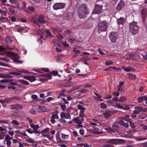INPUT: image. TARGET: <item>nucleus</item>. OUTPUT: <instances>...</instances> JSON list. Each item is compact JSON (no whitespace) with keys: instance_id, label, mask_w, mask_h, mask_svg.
<instances>
[{"instance_id":"f257e3e1","label":"nucleus","mask_w":147,"mask_h":147,"mask_svg":"<svg viewBox=\"0 0 147 147\" xmlns=\"http://www.w3.org/2000/svg\"><path fill=\"white\" fill-rule=\"evenodd\" d=\"M88 12V8L84 4H82L79 7L78 11V16L81 18H84Z\"/></svg>"},{"instance_id":"f03ea898","label":"nucleus","mask_w":147,"mask_h":147,"mask_svg":"<svg viewBox=\"0 0 147 147\" xmlns=\"http://www.w3.org/2000/svg\"><path fill=\"white\" fill-rule=\"evenodd\" d=\"M137 24V22H136L129 23V32L133 35L136 34L138 33L139 27Z\"/></svg>"},{"instance_id":"7ed1b4c3","label":"nucleus","mask_w":147,"mask_h":147,"mask_svg":"<svg viewBox=\"0 0 147 147\" xmlns=\"http://www.w3.org/2000/svg\"><path fill=\"white\" fill-rule=\"evenodd\" d=\"M108 27V23L105 21L100 22L98 24V31L100 33L101 31H106Z\"/></svg>"},{"instance_id":"20e7f679","label":"nucleus","mask_w":147,"mask_h":147,"mask_svg":"<svg viewBox=\"0 0 147 147\" xmlns=\"http://www.w3.org/2000/svg\"><path fill=\"white\" fill-rule=\"evenodd\" d=\"M119 35L117 32H111L109 36V37L111 42L112 43L115 42L118 38Z\"/></svg>"},{"instance_id":"39448f33","label":"nucleus","mask_w":147,"mask_h":147,"mask_svg":"<svg viewBox=\"0 0 147 147\" xmlns=\"http://www.w3.org/2000/svg\"><path fill=\"white\" fill-rule=\"evenodd\" d=\"M66 4L64 3H56L54 4L53 7L55 10L62 9L65 7Z\"/></svg>"},{"instance_id":"423d86ee","label":"nucleus","mask_w":147,"mask_h":147,"mask_svg":"<svg viewBox=\"0 0 147 147\" xmlns=\"http://www.w3.org/2000/svg\"><path fill=\"white\" fill-rule=\"evenodd\" d=\"M125 5V2L121 0L118 3L117 6L116 7L115 9L118 11L121 10L124 7Z\"/></svg>"},{"instance_id":"0eeeda50","label":"nucleus","mask_w":147,"mask_h":147,"mask_svg":"<svg viewBox=\"0 0 147 147\" xmlns=\"http://www.w3.org/2000/svg\"><path fill=\"white\" fill-rule=\"evenodd\" d=\"M11 109H16L19 110L22 109L24 107L22 105L17 104L15 105H10Z\"/></svg>"},{"instance_id":"6e6552de","label":"nucleus","mask_w":147,"mask_h":147,"mask_svg":"<svg viewBox=\"0 0 147 147\" xmlns=\"http://www.w3.org/2000/svg\"><path fill=\"white\" fill-rule=\"evenodd\" d=\"M103 7L95 6L94 11V12L96 14H99L102 12L103 10Z\"/></svg>"},{"instance_id":"1a4fd4ad","label":"nucleus","mask_w":147,"mask_h":147,"mask_svg":"<svg viewBox=\"0 0 147 147\" xmlns=\"http://www.w3.org/2000/svg\"><path fill=\"white\" fill-rule=\"evenodd\" d=\"M135 108L136 109L133 111V113L134 114H138L141 111L142 112L143 108L142 107L136 106L135 107Z\"/></svg>"},{"instance_id":"9d476101","label":"nucleus","mask_w":147,"mask_h":147,"mask_svg":"<svg viewBox=\"0 0 147 147\" xmlns=\"http://www.w3.org/2000/svg\"><path fill=\"white\" fill-rule=\"evenodd\" d=\"M18 71L20 72H9V74H13L14 75H20L21 74L20 73V72H22L24 73H29V72L28 71H26L24 70V69H21L20 71Z\"/></svg>"},{"instance_id":"9b49d317","label":"nucleus","mask_w":147,"mask_h":147,"mask_svg":"<svg viewBox=\"0 0 147 147\" xmlns=\"http://www.w3.org/2000/svg\"><path fill=\"white\" fill-rule=\"evenodd\" d=\"M52 115L51 117V119L50 121L53 124H54L55 121L54 119H57L59 118V116L57 114H54L53 112H52Z\"/></svg>"},{"instance_id":"f8f14e48","label":"nucleus","mask_w":147,"mask_h":147,"mask_svg":"<svg viewBox=\"0 0 147 147\" xmlns=\"http://www.w3.org/2000/svg\"><path fill=\"white\" fill-rule=\"evenodd\" d=\"M45 18L43 15H40L38 16V21L41 24H43L46 23V21L44 20Z\"/></svg>"},{"instance_id":"ddd939ff","label":"nucleus","mask_w":147,"mask_h":147,"mask_svg":"<svg viewBox=\"0 0 147 147\" xmlns=\"http://www.w3.org/2000/svg\"><path fill=\"white\" fill-rule=\"evenodd\" d=\"M124 68V70L125 71L129 72L131 71H136L135 69L131 67V66H129L128 67H124V66L122 67V68Z\"/></svg>"},{"instance_id":"4468645a","label":"nucleus","mask_w":147,"mask_h":147,"mask_svg":"<svg viewBox=\"0 0 147 147\" xmlns=\"http://www.w3.org/2000/svg\"><path fill=\"white\" fill-rule=\"evenodd\" d=\"M73 16V14L71 12H67L66 15V19L68 20H70L72 19Z\"/></svg>"},{"instance_id":"2eb2a0df","label":"nucleus","mask_w":147,"mask_h":147,"mask_svg":"<svg viewBox=\"0 0 147 147\" xmlns=\"http://www.w3.org/2000/svg\"><path fill=\"white\" fill-rule=\"evenodd\" d=\"M77 107L78 109L80 111V112H81V113H84L86 110V109L85 107H82L80 104L78 105Z\"/></svg>"},{"instance_id":"dca6fc26","label":"nucleus","mask_w":147,"mask_h":147,"mask_svg":"<svg viewBox=\"0 0 147 147\" xmlns=\"http://www.w3.org/2000/svg\"><path fill=\"white\" fill-rule=\"evenodd\" d=\"M125 21V19L123 17H121L119 19H117L118 23L119 25L122 24L123 25Z\"/></svg>"},{"instance_id":"f3484780","label":"nucleus","mask_w":147,"mask_h":147,"mask_svg":"<svg viewBox=\"0 0 147 147\" xmlns=\"http://www.w3.org/2000/svg\"><path fill=\"white\" fill-rule=\"evenodd\" d=\"M52 28L53 31V33L55 34L61 32V30L59 27H56L55 28Z\"/></svg>"},{"instance_id":"a211bd4d","label":"nucleus","mask_w":147,"mask_h":147,"mask_svg":"<svg viewBox=\"0 0 147 147\" xmlns=\"http://www.w3.org/2000/svg\"><path fill=\"white\" fill-rule=\"evenodd\" d=\"M104 4L102 0L97 1L96 2V5L95 6L103 7Z\"/></svg>"},{"instance_id":"6ab92c4d","label":"nucleus","mask_w":147,"mask_h":147,"mask_svg":"<svg viewBox=\"0 0 147 147\" xmlns=\"http://www.w3.org/2000/svg\"><path fill=\"white\" fill-rule=\"evenodd\" d=\"M117 139H109L107 141V142L108 143L115 144L117 143Z\"/></svg>"},{"instance_id":"aec40b11","label":"nucleus","mask_w":147,"mask_h":147,"mask_svg":"<svg viewBox=\"0 0 147 147\" xmlns=\"http://www.w3.org/2000/svg\"><path fill=\"white\" fill-rule=\"evenodd\" d=\"M6 42L7 44H11L12 42V40L11 37L8 36H7L5 38Z\"/></svg>"},{"instance_id":"412c9836","label":"nucleus","mask_w":147,"mask_h":147,"mask_svg":"<svg viewBox=\"0 0 147 147\" xmlns=\"http://www.w3.org/2000/svg\"><path fill=\"white\" fill-rule=\"evenodd\" d=\"M38 109L40 110V112H45L47 110L46 107L44 106H39Z\"/></svg>"},{"instance_id":"4be33fe9","label":"nucleus","mask_w":147,"mask_h":147,"mask_svg":"<svg viewBox=\"0 0 147 147\" xmlns=\"http://www.w3.org/2000/svg\"><path fill=\"white\" fill-rule=\"evenodd\" d=\"M0 77L1 78H11L12 77V76H10L9 74H0Z\"/></svg>"},{"instance_id":"5701e85b","label":"nucleus","mask_w":147,"mask_h":147,"mask_svg":"<svg viewBox=\"0 0 147 147\" xmlns=\"http://www.w3.org/2000/svg\"><path fill=\"white\" fill-rule=\"evenodd\" d=\"M79 117H75L73 119V121H75V123H78V124H79V123H82V122H80V119H79Z\"/></svg>"},{"instance_id":"b1692460","label":"nucleus","mask_w":147,"mask_h":147,"mask_svg":"<svg viewBox=\"0 0 147 147\" xmlns=\"http://www.w3.org/2000/svg\"><path fill=\"white\" fill-rule=\"evenodd\" d=\"M146 114L145 113H142L140 114L138 116V118L140 119H143L146 117Z\"/></svg>"},{"instance_id":"393cba45","label":"nucleus","mask_w":147,"mask_h":147,"mask_svg":"<svg viewBox=\"0 0 147 147\" xmlns=\"http://www.w3.org/2000/svg\"><path fill=\"white\" fill-rule=\"evenodd\" d=\"M111 114V112L109 111H106L103 113V115L105 117L110 116Z\"/></svg>"},{"instance_id":"a878e982","label":"nucleus","mask_w":147,"mask_h":147,"mask_svg":"<svg viewBox=\"0 0 147 147\" xmlns=\"http://www.w3.org/2000/svg\"><path fill=\"white\" fill-rule=\"evenodd\" d=\"M129 77L130 79L132 80H135L136 78V76L132 74H129Z\"/></svg>"},{"instance_id":"bb28decb","label":"nucleus","mask_w":147,"mask_h":147,"mask_svg":"<svg viewBox=\"0 0 147 147\" xmlns=\"http://www.w3.org/2000/svg\"><path fill=\"white\" fill-rule=\"evenodd\" d=\"M71 31L69 30H66L63 33L64 36H66L67 35H69L71 33Z\"/></svg>"},{"instance_id":"cd10ccee","label":"nucleus","mask_w":147,"mask_h":147,"mask_svg":"<svg viewBox=\"0 0 147 147\" xmlns=\"http://www.w3.org/2000/svg\"><path fill=\"white\" fill-rule=\"evenodd\" d=\"M142 14L143 19H145L147 14V12L144 10H142Z\"/></svg>"},{"instance_id":"c85d7f7f","label":"nucleus","mask_w":147,"mask_h":147,"mask_svg":"<svg viewBox=\"0 0 147 147\" xmlns=\"http://www.w3.org/2000/svg\"><path fill=\"white\" fill-rule=\"evenodd\" d=\"M30 126L34 129H38L39 128V126L38 125H34L33 124H30Z\"/></svg>"},{"instance_id":"c756f323","label":"nucleus","mask_w":147,"mask_h":147,"mask_svg":"<svg viewBox=\"0 0 147 147\" xmlns=\"http://www.w3.org/2000/svg\"><path fill=\"white\" fill-rule=\"evenodd\" d=\"M12 80L11 79H3L1 80L0 82L2 83H6L9 82H11Z\"/></svg>"},{"instance_id":"7c9ffc66","label":"nucleus","mask_w":147,"mask_h":147,"mask_svg":"<svg viewBox=\"0 0 147 147\" xmlns=\"http://www.w3.org/2000/svg\"><path fill=\"white\" fill-rule=\"evenodd\" d=\"M83 86V87L85 89H87L89 87H91L92 85L91 84H86L84 85H82Z\"/></svg>"},{"instance_id":"2f4dec72","label":"nucleus","mask_w":147,"mask_h":147,"mask_svg":"<svg viewBox=\"0 0 147 147\" xmlns=\"http://www.w3.org/2000/svg\"><path fill=\"white\" fill-rule=\"evenodd\" d=\"M89 90L86 89H81L80 90V93H81L82 94H84V93L86 92H88Z\"/></svg>"},{"instance_id":"473e14b6","label":"nucleus","mask_w":147,"mask_h":147,"mask_svg":"<svg viewBox=\"0 0 147 147\" xmlns=\"http://www.w3.org/2000/svg\"><path fill=\"white\" fill-rule=\"evenodd\" d=\"M5 103L8 102H11L13 101L12 97L10 98H5Z\"/></svg>"},{"instance_id":"72a5a7b5","label":"nucleus","mask_w":147,"mask_h":147,"mask_svg":"<svg viewBox=\"0 0 147 147\" xmlns=\"http://www.w3.org/2000/svg\"><path fill=\"white\" fill-rule=\"evenodd\" d=\"M100 107L103 109H106L107 108V105L104 103H101L100 105Z\"/></svg>"},{"instance_id":"f704fd0d","label":"nucleus","mask_w":147,"mask_h":147,"mask_svg":"<svg viewBox=\"0 0 147 147\" xmlns=\"http://www.w3.org/2000/svg\"><path fill=\"white\" fill-rule=\"evenodd\" d=\"M28 80L31 82H32L36 80V78L34 76H29Z\"/></svg>"},{"instance_id":"c9c22d12","label":"nucleus","mask_w":147,"mask_h":147,"mask_svg":"<svg viewBox=\"0 0 147 147\" xmlns=\"http://www.w3.org/2000/svg\"><path fill=\"white\" fill-rule=\"evenodd\" d=\"M19 81L22 84L25 85H28L29 84V83L28 82L24 80H19Z\"/></svg>"},{"instance_id":"e433bc0d","label":"nucleus","mask_w":147,"mask_h":147,"mask_svg":"<svg viewBox=\"0 0 147 147\" xmlns=\"http://www.w3.org/2000/svg\"><path fill=\"white\" fill-rule=\"evenodd\" d=\"M126 99L125 97L122 96L121 97L119 100V102H123L126 100Z\"/></svg>"},{"instance_id":"4c0bfd02","label":"nucleus","mask_w":147,"mask_h":147,"mask_svg":"<svg viewBox=\"0 0 147 147\" xmlns=\"http://www.w3.org/2000/svg\"><path fill=\"white\" fill-rule=\"evenodd\" d=\"M5 140L6 141V144L7 145V147H9L11 145V142L10 140H7L5 139Z\"/></svg>"},{"instance_id":"58836bf2","label":"nucleus","mask_w":147,"mask_h":147,"mask_svg":"<svg viewBox=\"0 0 147 147\" xmlns=\"http://www.w3.org/2000/svg\"><path fill=\"white\" fill-rule=\"evenodd\" d=\"M57 37L58 38V39L60 40H62L63 38V35L61 34H57Z\"/></svg>"},{"instance_id":"ea45409f","label":"nucleus","mask_w":147,"mask_h":147,"mask_svg":"<svg viewBox=\"0 0 147 147\" xmlns=\"http://www.w3.org/2000/svg\"><path fill=\"white\" fill-rule=\"evenodd\" d=\"M94 130L95 131V132L96 134H101L102 133L101 132H98V131H99V129L98 128H97L96 127V128H94Z\"/></svg>"},{"instance_id":"a19ab883","label":"nucleus","mask_w":147,"mask_h":147,"mask_svg":"<svg viewBox=\"0 0 147 147\" xmlns=\"http://www.w3.org/2000/svg\"><path fill=\"white\" fill-rule=\"evenodd\" d=\"M19 115L24 117H25L26 116V114L24 112L22 111L19 112Z\"/></svg>"},{"instance_id":"79ce46f5","label":"nucleus","mask_w":147,"mask_h":147,"mask_svg":"<svg viewBox=\"0 0 147 147\" xmlns=\"http://www.w3.org/2000/svg\"><path fill=\"white\" fill-rule=\"evenodd\" d=\"M50 74L54 76H56L57 75L58 72L57 71H53L50 72Z\"/></svg>"},{"instance_id":"37998d69","label":"nucleus","mask_w":147,"mask_h":147,"mask_svg":"<svg viewBox=\"0 0 147 147\" xmlns=\"http://www.w3.org/2000/svg\"><path fill=\"white\" fill-rule=\"evenodd\" d=\"M19 113H18L17 112H13L12 114V115L15 117L19 116Z\"/></svg>"},{"instance_id":"c03bdc74","label":"nucleus","mask_w":147,"mask_h":147,"mask_svg":"<svg viewBox=\"0 0 147 147\" xmlns=\"http://www.w3.org/2000/svg\"><path fill=\"white\" fill-rule=\"evenodd\" d=\"M13 62L16 63L17 64H20L22 63V62L21 61L18 60L16 59H13Z\"/></svg>"},{"instance_id":"a18cd8bd","label":"nucleus","mask_w":147,"mask_h":147,"mask_svg":"<svg viewBox=\"0 0 147 147\" xmlns=\"http://www.w3.org/2000/svg\"><path fill=\"white\" fill-rule=\"evenodd\" d=\"M11 54L16 58L18 59H20V57L17 54L12 52L11 53Z\"/></svg>"},{"instance_id":"49530a36","label":"nucleus","mask_w":147,"mask_h":147,"mask_svg":"<svg viewBox=\"0 0 147 147\" xmlns=\"http://www.w3.org/2000/svg\"><path fill=\"white\" fill-rule=\"evenodd\" d=\"M116 107L119 109H123V106H122L119 103H117L116 105Z\"/></svg>"},{"instance_id":"de8ad7c7","label":"nucleus","mask_w":147,"mask_h":147,"mask_svg":"<svg viewBox=\"0 0 147 147\" xmlns=\"http://www.w3.org/2000/svg\"><path fill=\"white\" fill-rule=\"evenodd\" d=\"M12 97L13 100H21V98L18 96H14Z\"/></svg>"},{"instance_id":"09e8293b","label":"nucleus","mask_w":147,"mask_h":147,"mask_svg":"<svg viewBox=\"0 0 147 147\" xmlns=\"http://www.w3.org/2000/svg\"><path fill=\"white\" fill-rule=\"evenodd\" d=\"M49 130V128H46L42 130L41 132V133H45L46 132H48Z\"/></svg>"},{"instance_id":"8fccbe9b","label":"nucleus","mask_w":147,"mask_h":147,"mask_svg":"<svg viewBox=\"0 0 147 147\" xmlns=\"http://www.w3.org/2000/svg\"><path fill=\"white\" fill-rule=\"evenodd\" d=\"M28 10L30 11L34 12L35 10V8L34 7L29 6L28 8Z\"/></svg>"},{"instance_id":"3c124183","label":"nucleus","mask_w":147,"mask_h":147,"mask_svg":"<svg viewBox=\"0 0 147 147\" xmlns=\"http://www.w3.org/2000/svg\"><path fill=\"white\" fill-rule=\"evenodd\" d=\"M9 2L12 4H14L17 3L18 0H9Z\"/></svg>"},{"instance_id":"603ef678","label":"nucleus","mask_w":147,"mask_h":147,"mask_svg":"<svg viewBox=\"0 0 147 147\" xmlns=\"http://www.w3.org/2000/svg\"><path fill=\"white\" fill-rule=\"evenodd\" d=\"M12 138L10 137L9 135L7 134L6 136V137L5 138V140H12Z\"/></svg>"},{"instance_id":"864d4df0","label":"nucleus","mask_w":147,"mask_h":147,"mask_svg":"<svg viewBox=\"0 0 147 147\" xmlns=\"http://www.w3.org/2000/svg\"><path fill=\"white\" fill-rule=\"evenodd\" d=\"M46 77L48 79V80H50L52 79V76L51 75L46 74Z\"/></svg>"},{"instance_id":"5fc2aeb1","label":"nucleus","mask_w":147,"mask_h":147,"mask_svg":"<svg viewBox=\"0 0 147 147\" xmlns=\"http://www.w3.org/2000/svg\"><path fill=\"white\" fill-rule=\"evenodd\" d=\"M5 134L2 132H0V140L3 139L4 138Z\"/></svg>"},{"instance_id":"6e6d98bb","label":"nucleus","mask_w":147,"mask_h":147,"mask_svg":"<svg viewBox=\"0 0 147 147\" xmlns=\"http://www.w3.org/2000/svg\"><path fill=\"white\" fill-rule=\"evenodd\" d=\"M68 40L69 41L72 43H73L75 41H76V39L72 38L70 37V36H69Z\"/></svg>"},{"instance_id":"4d7b16f0","label":"nucleus","mask_w":147,"mask_h":147,"mask_svg":"<svg viewBox=\"0 0 147 147\" xmlns=\"http://www.w3.org/2000/svg\"><path fill=\"white\" fill-rule=\"evenodd\" d=\"M112 127L113 128H114L115 129H118L119 128V126L118 125L115 124H113L112 125Z\"/></svg>"},{"instance_id":"13d9d810","label":"nucleus","mask_w":147,"mask_h":147,"mask_svg":"<svg viewBox=\"0 0 147 147\" xmlns=\"http://www.w3.org/2000/svg\"><path fill=\"white\" fill-rule=\"evenodd\" d=\"M12 7H10V8H8V9L11 13L13 14L15 11V9Z\"/></svg>"},{"instance_id":"bf43d9fd","label":"nucleus","mask_w":147,"mask_h":147,"mask_svg":"<svg viewBox=\"0 0 147 147\" xmlns=\"http://www.w3.org/2000/svg\"><path fill=\"white\" fill-rule=\"evenodd\" d=\"M124 123H125L124 121L122 120H120L118 122V123L119 124L121 125H122V126L123 125Z\"/></svg>"},{"instance_id":"052dcab7","label":"nucleus","mask_w":147,"mask_h":147,"mask_svg":"<svg viewBox=\"0 0 147 147\" xmlns=\"http://www.w3.org/2000/svg\"><path fill=\"white\" fill-rule=\"evenodd\" d=\"M113 63V62L111 61H108L106 62L105 64L107 65H111Z\"/></svg>"},{"instance_id":"680f3d73","label":"nucleus","mask_w":147,"mask_h":147,"mask_svg":"<svg viewBox=\"0 0 147 147\" xmlns=\"http://www.w3.org/2000/svg\"><path fill=\"white\" fill-rule=\"evenodd\" d=\"M61 107V109L62 110H65L66 108V105H60Z\"/></svg>"},{"instance_id":"e2e57ef3","label":"nucleus","mask_w":147,"mask_h":147,"mask_svg":"<svg viewBox=\"0 0 147 147\" xmlns=\"http://www.w3.org/2000/svg\"><path fill=\"white\" fill-rule=\"evenodd\" d=\"M71 118V115L69 113L65 114V119H70Z\"/></svg>"},{"instance_id":"0e129e2a","label":"nucleus","mask_w":147,"mask_h":147,"mask_svg":"<svg viewBox=\"0 0 147 147\" xmlns=\"http://www.w3.org/2000/svg\"><path fill=\"white\" fill-rule=\"evenodd\" d=\"M43 38L42 36H41L40 38H38V41L41 44H42V38Z\"/></svg>"},{"instance_id":"69168bd1","label":"nucleus","mask_w":147,"mask_h":147,"mask_svg":"<svg viewBox=\"0 0 147 147\" xmlns=\"http://www.w3.org/2000/svg\"><path fill=\"white\" fill-rule=\"evenodd\" d=\"M112 100L113 102H114L119 101V99L117 97H115L113 98Z\"/></svg>"},{"instance_id":"338daca9","label":"nucleus","mask_w":147,"mask_h":147,"mask_svg":"<svg viewBox=\"0 0 147 147\" xmlns=\"http://www.w3.org/2000/svg\"><path fill=\"white\" fill-rule=\"evenodd\" d=\"M129 123L130 126L131 128H134L136 126L134 125V123L133 122L131 121Z\"/></svg>"},{"instance_id":"774afa93","label":"nucleus","mask_w":147,"mask_h":147,"mask_svg":"<svg viewBox=\"0 0 147 147\" xmlns=\"http://www.w3.org/2000/svg\"><path fill=\"white\" fill-rule=\"evenodd\" d=\"M30 112L32 114L35 115L36 114L35 111L33 109L30 110Z\"/></svg>"}]
</instances>
